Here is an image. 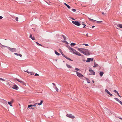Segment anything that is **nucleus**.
<instances>
[{
    "label": "nucleus",
    "mask_w": 122,
    "mask_h": 122,
    "mask_svg": "<svg viewBox=\"0 0 122 122\" xmlns=\"http://www.w3.org/2000/svg\"><path fill=\"white\" fill-rule=\"evenodd\" d=\"M90 72L91 73L90 75H95V72L92 70L90 69L89 70Z\"/></svg>",
    "instance_id": "obj_9"
},
{
    "label": "nucleus",
    "mask_w": 122,
    "mask_h": 122,
    "mask_svg": "<svg viewBox=\"0 0 122 122\" xmlns=\"http://www.w3.org/2000/svg\"><path fill=\"white\" fill-rule=\"evenodd\" d=\"M98 66V64H96L95 62L94 65L93 66V67L94 68H95L96 67H97Z\"/></svg>",
    "instance_id": "obj_16"
},
{
    "label": "nucleus",
    "mask_w": 122,
    "mask_h": 122,
    "mask_svg": "<svg viewBox=\"0 0 122 122\" xmlns=\"http://www.w3.org/2000/svg\"><path fill=\"white\" fill-rule=\"evenodd\" d=\"M18 55L19 56H20V57H21L22 56V55L20 54H19Z\"/></svg>",
    "instance_id": "obj_40"
},
{
    "label": "nucleus",
    "mask_w": 122,
    "mask_h": 122,
    "mask_svg": "<svg viewBox=\"0 0 122 122\" xmlns=\"http://www.w3.org/2000/svg\"><path fill=\"white\" fill-rule=\"evenodd\" d=\"M76 44L73 43H71V46H75L76 45Z\"/></svg>",
    "instance_id": "obj_21"
},
{
    "label": "nucleus",
    "mask_w": 122,
    "mask_h": 122,
    "mask_svg": "<svg viewBox=\"0 0 122 122\" xmlns=\"http://www.w3.org/2000/svg\"><path fill=\"white\" fill-rule=\"evenodd\" d=\"M30 38H31L32 40H35V37L33 36H32V35L31 34L30 35Z\"/></svg>",
    "instance_id": "obj_13"
},
{
    "label": "nucleus",
    "mask_w": 122,
    "mask_h": 122,
    "mask_svg": "<svg viewBox=\"0 0 122 122\" xmlns=\"http://www.w3.org/2000/svg\"><path fill=\"white\" fill-rule=\"evenodd\" d=\"M12 88L15 89L16 90H18L19 89V87L18 86L15 85V84L12 87Z\"/></svg>",
    "instance_id": "obj_10"
},
{
    "label": "nucleus",
    "mask_w": 122,
    "mask_h": 122,
    "mask_svg": "<svg viewBox=\"0 0 122 122\" xmlns=\"http://www.w3.org/2000/svg\"><path fill=\"white\" fill-rule=\"evenodd\" d=\"M55 89L56 91H57L58 90V88L56 86V88Z\"/></svg>",
    "instance_id": "obj_35"
},
{
    "label": "nucleus",
    "mask_w": 122,
    "mask_h": 122,
    "mask_svg": "<svg viewBox=\"0 0 122 122\" xmlns=\"http://www.w3.org/2000/svg\"><path fill=\"white\" fill-rule=\"evenodd\" d=\"M72 22L74 24L76 25L79 26L81 25L79 22L77 21H72Z\"/></svg>",
    "instance_id": "obj_5"
},
{
    "label": "nucleus",
    "mask_w": 122,
    "mask_h": 122,
    "mask_svg": "<svg viewBox=\"0 0 122 122\" xmlns=\"http://www.w3.org/2000/svg\"><path fill=\"white\" fill-rule=\"evenodd\" d=\"M32 107V105H29L28 106V108H29V107Z\"/></svg>",
    "instance_id": "obj_31"
},
{
    "label": "nucleus",
    "mask_w": 122,
    "mask_h": 122,
    "mask_svg": "<svg viewBox=\"0 0 122 122\" xmlns=\"http://www.w3.org/2000/svg\"><path fill=\"white\" fill-rule=\"evenodd\" d=\"M66 66L67 67L69 68H72V66H70L68 64H66Z\"/></svg>",
    "instance_id": "obj_15"
},
{
    "label": "nucleus",
    "mask_w": 122,
    "mask_h": 122,
    "mask_svg": "<svg viewBox=\"0 0 122 122\" xmlns=\"http://www.w3.org/2000/svg\"><path fill=\"white\" fill-rule=\"evenodd\" d=\"M75 69L77 71H79V69L76 68H75Z\"/></svg>",
    "instance_id": "obj_32"
},
{
    "label": "nucleus",
    "mask_w": 122,
    "mask_h": 122,
    "mask_svg": "<svg viewBox=\"0 0 122 122\" xmlns=\"http://www.w3.org/2000/svg\"><path fill=\"white\" fill-rule=\"evenodd\" d=\"M14 54L15 55H16V56H18V54L17 53H14Z\"/></svg>",
    "instance_id": "obj_43"
},
{
    "label": "nucleus",
    "mask_w": 122,
    "mask_h": 122,
    "mask_svg": "<svg viewBox=\"0 0 122 122\" xmlns=\"http://www.w3.org/2000/svg\"><path fill=\"white\" fill-rule=\"evenodd\" d=\"M97 21V23H99L101 22H102V21Z\"/></svg>",
    "instance_id": "obj_44"
},
{
    "label": "nucleus",
    "mask_w": 122,
    "mask_h": 122,
    "mask_svg": "<svg viewBox=\"0 0 122 122\" xmlns=\"http://www.w3.org/2000/svg\"><path fill=\"white\" fill-rule=\"evenodd\" d=\"M117 26L118 27H119L120 28H122V24H118L117 25Z\"/></svg>",
    "instance_id": "obj_20"
},
{
    "label": "nucleus",
    "mask_w": 122,
    "mask_h": 122,
    "mask_svg": "<svg viewBox=\"0 0 122 122\" xmlns=\"http://www.w3.org/2000/svg\"><path fill=\"white\" fill-rule=\"evenodd\" d=\"M86 34V36H87V37L88 36V35H87V34Z\"/></svg>",
    "instance_id": "obj_54"
},
{
    "label": "nucleus",
    "mask_w": 122,
    "mask_h": 122,
    "mask_svg": "<svg viewBox=\"0 0 122 122\" xmlns=\"http://www.w3.org/2000/svg\"><path fill=\"white\" fill-rule=\"evenodd\" d=\"M14 101V100L13 99H12L11 100V101L10 102L12 104L13 103V102Z\"/></svg>",
    "instance_id": "obj_39"
},
{
    "label": "nucleus",
    "mask_w": 122,
    "mask_h": 122,
    "mask_svg": "<svg viewBox=\"0 0 122 122\" xmlns=\"http://www.w3.org/2000/svg\"><path fill=\"white\" fill-rule=\"evenodd\" d=\"M64 4L66 6L67 8H68V9H70V6H69L68 5H67V4H66V3H64Z\"/></svg>",
    "instance_id": "obj_17"
},
{
    "label": "nucleus",
    "mask_w": 122,
    "mask_h": 122,
    "mask_svg": "<svg viewBox=\"0 0 122 122\" xmlns=\"http://www.w3.org/2000/svg\"><path fill=\"white\" fill-rule=\"evenodd\" d=\"M43 101L42 100L40 102V103H36L35 104H34L33 105H32V106H33V107H36V105L37 104L39 105H40L42 104L43 103Z\"/></svg>",
    "instance_id": "obj_7"
},
{
    "label": "nucleus",
    "mask_w": 122,
    "mask_h": 122,
    "mask_svg": "<svg viewBox=\"0 0 122 122\" xmlns=\"http://www.w3.org/2000/svg\"><path fill=\"white\" fill-rule=\"evenodd\" d=\"M62 36L63 37V38L64 39V40H66V36H64L63 35H62Z\"/></svg>",
    "instance_id": "obj_26"
},
{
    "label": "nucleus",
    "mask_w": 122,
    "mask_h": 122,
    "mask_svg": "<svg viewBox=\"0 0 122 122\" xmlns=\"http://www.w3.org/2000/svg\"><path fill=\"white\" fill-rule=\"evenodd\" d=\"M15 80L21 83L23 85H26V84L24 82L22 81L17 78H16Z\"/></svg>",
    "instance_id": "obj_8"
},
{
    "label": "nucleus",
    "mask_w": 122,
    "mask_h": 122,
    "mask_svg": "<svg viewBox=\"0 0 122 122\" xmlns=\"http://www.w3.org/2000/svg\"><path fill=\"white\" fill-rule=\"evenodd\" d=\"M92 59L91 58H87V60L86 61V62H90L91 60Z\"/></svg>",
    "instance_id": "obj_12"
},
{
    "label": "nucleus",
    "mask_w": 122,
    "mask_h": 122,
    "mask_svg": "<svg viewBox=\"0 0 122 122\" xmlns=\"http://www.w3.org/2000/svg\"><path fill=\"white\" fill-rule=\"evenodd\" d=\"M95 26H92V28H93L94 27H95Z\"/></svg>",
    "instance_id": "obj_52"
},
{
    "label": "nucleus",
    "mask_w": 122,
    "mask_h": 122,
    "mask_svg": "<svg viewBox=\"0 0 122 122\" xmlns=\"http://www.w3.org/2000/svg\"><path fill=\"white\" fill-rule=\"evenodd\" d=\"M0 47L1 48H3V47H7V46H4L2 45L0 43Z\"/></svg>",
    "instance_id": "obj_18"
},
{
    "label": "nucleus",
    "mask_w": 122,
    "mask_h": 122,
    "mask_svg": "<svg viewBox=\"0 0 122 122\" xmlns=\"http://www.w3.org/2000/svg\"><path fill=\"white\" fill-rule=\"evenodd\" d=\"M105 91L110 96L112 97V95L111 94L107 89H105Z\"/></svg>",
    "instance_id": "obj_11"
},
{
    "label": "nucleus",
    "mask_w": 122,
    "mask_h": 122,
    "mask_svg": "<svg viewBox=\"0 0 122 122\" xmlns=\"http://www.w3.org/2000/svg\"><path fill=\"white\" fill-rule=\"evenodd\" d=\"M120 97H121V96H120V95H119V96H118Z\"/></svg>",
    "instance_id": "obj_58"
},
{
    "label": "nucleus",
    "mask_w": 122,
    "mask_h": 122,
    "mask_svg": "<svg viewBox=\"0 0 122 122\" xmlns=\"http://www.w3.org/2000/svg\"><path fill=\"white\" fill-rule=\"evenodd\" d=\"M0 80L2 81H5V79H3L2 78H0Z\"/></svg>",
    "instance_id": "obj_29"
},
{
    "label": "nucleus",
    "mask_w": 122,
    "mask_h": 122,
    "mask_svg": "<svg viewBox=\"0 0 122 122\" xmlns=\"http://www.w3.org/2000/svg\"><path fill=\"white\" fill-rule=\"evenodd\" d=\"M114 99L119 102V101H120V100H119L117 98H114Z\"/></svg>",
    "instance_id": "obj_27"
},
{
    "label": "nucleus",
    "mask_w": 122,
    "mask_h": 122,
    "mask_svg": "<svg viewBox=\"0 0 122 122\" xmlns=\"http://www.w3.org/2000/svg\"><path fill=\"white\" fill-rule=\"evenodd\" d=\"M72 20H75V19H74L72 18Z\"/></svg>",
    "instance_id": "obj_59"
},
{
    "label": "nucleus",
    "mask_w": 122,
    "mask_h": 122,
    "mask_svg": "<svg viewBox=\"0 0 122 122\" xmlns=\"http://www.w3.org/2000/svg\"><path fill=\"white\" fill-rule=\"evenodd\" d=\"M85 45L84 44H83V45Z\"/></svg>",
    "instance_id": "obj_61"
},
{
    "label": "nucleus",
    "mask_w": 122,
    "mask_h": 122,
    "mask_svg": "<svg viewBox=\"0 0 122 122\" xmlns=\"http://www.w3.org/2000/svg\"><path fill=\"white\" fill-rule=\"evenodd\" d=\"M65 58H66V59H68V60H69L70 61H72V60H71L70 59L68 58L66 56Z\"/></svg>",
    "instance_id": "obj_24"
},
{
    "label": "nucleus",
    "mask_w": 122,
    "mask_h": 122,
    "mask_svg": "<svg viewBox=\"0 0 122 122\" xmlns=\"http://www.w3.org/2000/svg\"><path fill=\"white\" fill-rule=\"evenodd\" d=\"M3 18V17L1 16H0V19H2Z\"/></svg>",
    "instance_id": "obj_47"
},
{
    "label": "nucleus",
    "mask_w": 122,
    "mask_h": 122,
    "mask_svg": "<svg viewBox=\"0 0 122 122\" xmlns=\"http://www.w3.org/2000/svg\"><path fill=\"white\" fill-rule=\"evenodd\" d=\"M66 116L67 117L71 118L73 119L75 117L74 116L72 115L71 114H67L66 115Z\"/></svg>",
    "instance_id": "obj_6"
},
{
    "label": "nucleus",
    "mask_w": 122,
    "mask_h": 122,
    "mask_svg": "<svg viewBox=\"0 0 122 122\" xmlns=\"http://www.w3.org/2000/svg\"><path fill=\"white\" fill-rule=\"evenodd\" d=\"M85 45L86 46H88V45L87 44H86Z\"/></svg>",
    "instance_id": "obj_46"
},
{
    "label": "nucleus",
    "mask_w": 122,
    "mask_h": 122,
    "mask_svg": "<svg viewBox=\"0 0 122 122\" xmlns=\"http://www.w3.org/2000/svg\"><path fill=\"white\" fill-rule=\"evenodd\" d=\"M77 50L85 55L88 56L90 55V51L87 49L84 48H77Z\"/></svg>",
    "instance_id": "obj_1"
},
{
    "label": "nucleus",
    "mask_w": 122,
    "mask_h": 122,
    "mask_svg": "<svg viewBox=\"0 0 122 122\" xmlns=\"http://www.w3.org/2000/svg\"><path fill=\"white\" fill-rule=\"evenodd\" d=\"M113 91H114V92H115V93H117L118 92H117V91H116V90H114Z\"/></svg>",
    "instance_id": "obj_38"
},
{
    "label": "nucleus",
    "mask_w": 122,
    "mask_h": 122,
    "mask_svg": "<svg viewBox=\"0 0 122 122\" xmlns=\"http://www.w3.org/2000/svg\"><path fill=\"white\" fill-rule=\"evenodd\" d=\"M85 26H83V28H85L86 27H85Z\"/></svg>",
    "instance_id": "obj_55"
},
{
    "label": "nucleus",
    "mask_w": 122,
    "mask_h": 122,
    "mask_svg": "<svg viewBox=\"0 0 122 122\" xmlns=\"http://www.w3.org/2000/svg\"><path fill=\"white\" fill-rule=\"evenodd\" d=\"M117 94L118 95V96H119V94L118 93V92H117Z\"/></svg>",
    "instance_id": "obj_51"
},
{
    "label": "nucleus",
    "mask_w": 122,
    "mask_h": 122,
    "mask_svg": "<svg viewBox=\"0 0 122 122\" xmlns=\"http://www.w3.org/2000/svg\"><path fill=\"white\" fill-rule=\"evenodd\" d=\"M82 25H84L85 26H86V25H85V24H84V22H82Z\"/></svg>",
    "instance_id": "obj_36"
},
{
    "label": "nucleus",
    "mask_w": 122,
    "mask_h": 122,
    "mask_svg": "<svg viewBox=\"0 0 122 122\" xmlns=\"http://www.w3.org/2000/svg\"><path fill=\"white\" fill-rule=\"evenodd\" d=\"M8 103L9 105H10V106L11 107L12 106V103L10 102H8Z\"/></svg>",
    "instance_id": "obj_22"
},
{
    "label": "nucleus",
    "mask_w": 122,
    "mask_h": 122,
    "mask_svg": "<svg viewBox=\"0 0 122 122\" xmlns=\"http://www.w3.org/2000/svg\"><path fill=\"white\" fill-rule=\"evenodd\" d=\"M119 118V119H121V120H122V118Z\"/></svg>",
    "instance_id": "obj_53"
},
{
    "label": "nucleus",
    "mask_w": 122,
    "mask_h": 122,
    "mask_svg": "<svg viewBox=\"0 0 122 122\" xmlns=\"http://www.w3.org/2000/svg\"><path fill=\"white\" fill-rule=\"evenodd\" d=\"M24 71L28 73L29 74H30V72H29L27 70H26V71Z\"/></svg>",
    "instance_id": "obj_30"
},
{
    "label": "nucleus",
    "mask_w": 122,
    "mask_h": 122,
    "mask_svg": "<svg viewBox=\"0 0 122 122\" xmlns=\"http://www.w3.org/2000/svg\"><path fill=\"white\" fill-rule=\"evenodd\" d=\"M69 49L70 50V51L72 52L73 54H75L76 55L79 56H81V54L79 52L75 50L74 49L71 47H70L69 48Z\"/></svg>",
    "instance_id": "obj_2"
},
{
    "label": "nucleus",
    "mask_w": 122,
    "mask_h": 122,
    "mask_svg": "<svg viewBox=\"0 0 122 122\" xmlns=\"http://www.w3.org/2000/svg\"><path fill=\"white\" fill-rule=\"evenodd\" d=\"M88 19H89V20L90 21L92 22H94L95 21H96L95 20H94L92 19H91V18H90L89 17L88 18Z\"/></svg>",
    "instance_id": "obj_14"
},
{
    "label": "nucleus",
    "mask_w": 122,
    "mask_h": 122,
    "mask_svg": "<svg viewBox=\"0 0 122 122\" xmlns=\"http://www.w3.org/2000/svg\"><path fill=\"white\" fill-rule=\"evenodd\" d=\"M19 105H20V104H19Z\"/></svg>",
    "instance_id": "obj_62"
},
{
    "label": "nucleus",
    "mask_w": 122,
    "mask_h": 122,
    "mask_svg": "<svg viewBox=\"0 0 122 122\" xmlns=\"http://www.w3.org/2000/svg\"><path fill=\"white\" fill-rule=\"evenodd\" d=\"M102 14L103 15L104 14V12H102Z\"/></svg>",
    "instance_id": "obj_56"
},
{
    "label": "nucleus",
    "mask_w": 122,
    "mask_h": 122,
    "mask_svg": "<svg viewBox=\"0 0 122 122\" xmlns=\"http://www.w3.org/2000/svg\"><path fill=\"white\" fill-rule=\"evenodd\" d=\"M93 81V83H94V81Z\"/></svg>",
    "instance_id": "obj_57"
},
{
    "label": "nucleus",
    "mask_w": 122,
    "mask_h": 122,
    "mask_svg": "<svg viewBox=\"0 0 122 122\" xmlns=\"http://www.w3.org/2000/svg\"><path fill=\"white\" fill-rule=\"evenodd\" d=\"M119 102L122 105V102L120 101H119Z\"/></svg>",
    "instance_id": "obj_42"
},
{
    "label": "nucleus",
    "mask_w": 122,
    "mask_h": 122,
    "mask_svg": "<svg viewBox=\"0 0 122 122\" xmlns=\"http://www.w3.org/2000/svg\"><path fill=\"white\" fill-rule=\"evenodd\" d=\"M52 84L54 86H55L56 85L54 83H52Z\"/></svg>",
    "instance_id": "obj_48"
},
{
    "label": "nucleus",
    "mask_w": 122,
    "mask_h": 122,
    "mask_svg": "<svg viewBox=\"0 0 122 122\" xmlns=\"http://www.w3.org/2000/svg\"><path fill=\"white\" fill-rule=\"evenodd\" d=\"M30 72V74L31 75H34V73L33 72Z\"/></svg>",
    "instance_id": "obj_28"
},
{
    "label": "nucleus",
    "mask_w": 122,
    "mask_h": 122,
    "mask_svg": "<svg viewBox=\"0 0 122 122\" xmlns=\"http://www.w3.org/2000/svg\"><path fill=\"white\" fill-rule=\"evenodd\" d=\"M55 54L57 55L58 56V55H60V54L58 53V52H57V51H56L55 52Z\"/></svg>",
    "instance_id": "obj_25"
},
{
    "label": "nucleus",
    "mask_w": 122,
    "mask_h": 122,
    "mask_svg": "<svg viewBox=\"0 0 122 122\" xmlns=\"http://www.w3.org/2000/svg\"><path fill=\"white\" fill-rule=\"evenodd\" d=\"M35 76H39V75L37 73H36L35 75Z\"/></svg>",
    "instance_id": "obj_41"
},
{
    "label": "nucleus",
    "mask_w": 122,
    "mask_h": 122,
    "mask_svg": "<svg viewBox=\"0 0 122 122\" xmlns=\"http://www.w3.org/2000/svg\"><path fill=\"white\" fill-rule=\"evenodd\" d=\"M56 86H55V87H54V88H56Z\"/></svg>",
    "instance_id": "obj_60"
},
{
    "label": "nucleus",
    "mask_w": 122,
    "mask_h": 122,
    "mask_svg": "<svg viewBox=\"0 0 122 122\" xmlns=\"http://www.w3.org/2000/svg\"><path fill=\"white\" fill-rule=\"evenodd\" d=\"M86 80L87 81V82L88 83H89L90 82V80H89L87 78H86Z\"/></svg>",
    "instance_id": "obj_23"
},
{
    "label": "nucleus",
    "mask_w": 122,
    "mask_h": 122,
    "mask_svg": "<svg viewBox=\"0 0 122 122\" xmlns=\"http://www.w3.org/2000/svg\"><path fill=\"white\" fill-rule=\"evenodd\" d=\"M36 43L38 45H39V46H42V45H41V44H39V43H38V42H36Z\"/></svg>",
    "instance_id": "obj_34"
},
{
    "label": "nucleus",
    "mask_w": 122,
    "mask_h": 122,
    "mask_svg": "<svg viewBox=\"0 0 122 122\" xmlns=\"http://www.w3.org/2000/svg\"><path fill=\"white\" fill-rule=\"evenodd\" d=\"M6 47L8 48L9 50L11 51L12 52H15L16 51V49L15 48H10L8 46H7Z\"/></svg>",
    "instance_id": "obj_4"
},
{
    "label": "nucleus",
    "mask_w": 122,
    "mask_h": 122,
    "mask_svg": "<svg viewBox=\"0 0 122 122\" xmlns=\"http://www.w3.org/2000/svg\"><path fill=\"white\" fill-rule=\"evenodd\" d=\"M31 108L32 109H34V108L32 107H31Z\"/></svg>",
    "instance_id": "obj_50"
},
{
    "label": "nucleus",
    "mask_w": 122,
    "mask_h": 122,
    "mask_svg": "<svg viewBox=\"0 0 122 122\" xmlns=\"http://www.w3.org/2000/svg\"><path fill=\"white\" fill-rule=\"evenodd\" d=\"M72 11H73L74 12H75L76 11V10L74 9H72Z\"/></svg>",
    "instance_id": "obj_37"
},
{
    "label": "nucleus",
    "mask_w": 122,
    "mask_h": 122,
    "mask_svg": "<svg viewBox=\"0 0 122 122\" xmlns=\"http://www.w3.org/2000/svg\"><path fill=\"white\" fill-rule=\"evenodd\" d=\"M74 72H76L77 76L79 77H84V76L83 75L81 74L80 73L76 71H74Z\"/></svg>",
    "instance_id": "obj_3"
},
{
    "label": "nucleus",
    "mask_w": 122,
    "mask_h": 122,
    "mask_svg": "<svg viewBox=\"0 0 122 122\" xmlns=\"http://www.w3.org/2000/svg\"><path fill=\"white\" fill-rule=\"evenodd\" d=\"M93 58H92V59H91V61H93Z\"/></svg>",
    "instance_id": "obj_49"
},
{
    "label": "nucleus",
    "mask_w": 122,
    "mask_h": 122,
    "mask_svg": "<svg viewBox=\"0 0 122 122\" xmlns=\"http://www.w3.org/2000/svg\"><path fill=\"white\" fill-rule=\"evenodd\" d=\"M15 20L17 21H18V18L17 17H16V18L15 19Z\"/></svg>",
    "instance_id": "obj_33"
},
{
    "label": "nucleus",
    "mask_w": 122,
    "mask_h": 122,
    "mask_svg": "<svg viewBox=\"0 0 122 122\" xmlns=\"http://www.w3.org/2000/svg\"><path fill=\"white\" fill-rule=\"evenodd\" d=\"M104 74V73L102 71H101L99 73L100 75L101 76H102Z\"/></svg>",
    "instance_id": "obj_19"
},
{
    "label": "nucleus",
    "mask_w": 122,
    "mask_h": 122,
    "mask_svg": "<svg viewBox=\"0 0 122 122\" xmlns=\"http://www.w3.org/2000/svg\"><path fill=\"white\" fill-rule=\"evenodd\" d=\"M62 55L63 56H64V57H65V58L66 56L65 55H64V54H62Z\"/></svg>",
    "instance_id": "obj_45"
}]
</instances>
